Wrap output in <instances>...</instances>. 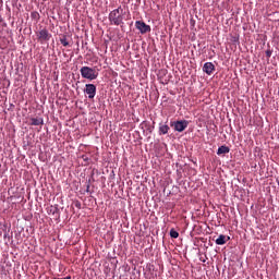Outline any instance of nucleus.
<instances>
[{"label": "nucleus", "mask_w": 279, "mask_h": 279, "mask_svg": "<svg viewBox=\"0 0 279 279\" xmlns=\"http://www.w3.org/2000/svg\"><path fill=\"white\" fill-rule=\"evenodd\" d=\"M109 21L111 25H123V9L119 7L109 13Z\"/></svg>", "instance_id": "1"}, {"label": "nucleus", "mask_w": 279, "mask_h": 279, "mask_svg": "<svg viewBox=\"0 0 279 279\" xmlns=\"http://www.w3.org/2000/svg\"><path fill=\"white\" fill-rule=\"evenodd\" d=\"M81 75L84 80L93 82V80H97V77H99V72L90 66H83L81 68Z\"/></svg>", "instance_id": "2"}, {"label": "nucleus", "mask_w": 279, "mask_h": 279, "mask_svg": "<svg viewBox=\"0 0 279 279\" xmlns=\"http://www.w3.org/2000/svg\"><path fill=\"white\" fill-rule=\"evenodd\" d=\"M37 40L40 45H47L51 40V33L47 28H43L37 33Z\"/></svg>", "instance_id": "3"}, {"label": "nucleus", "mask_w": 279, "mask_h": 279, "mask_svg": "<svg viewBox=\"0 0 279 279\" xmlns=\"http://www.w3.org/2000/svg\"><path fill=\"white\" fill-rule=\"evenodd\" d=\"M171 126L174 128L175 132H184V130H186V128H189V121L180 120V121L171 123Z\"/></svg>", "instance_id": "4"}, {"label": "nucleus", "mask_w": 279, "mask_h": 279, "mask_svg": "<svg viewBox=\"0 0 279 279\" xmlns=\"http://www.w3.org/2000/svg\"><path fill=\"white\" fill-rule=\"evenodd\" d=\"M84 93L88 95V99H95V96L97 95V86H95V84H86Z\"/></svg>", "instance_id": "5"}, {"label": "nucleus", "mask_w": 279, "mask_h": 279, "mask_svg": "<svg viewBox=\"0 0 279 279\" xmlns=\"http://www.w3.org/2000/svg\"><path fill=\"white\" fill-rule=\"evenodd\" d=\"M135 27H136V29H138V32H141V34H147V33L151 32V26L147 25L143 21H136Z\"/></svg>", "instance_id": "6"}, {"label": "nucleus", "mask_w": 279, "mask_h": 279, "mask_svg": "<svg viewBox=\"0 0 279 279\" xmlns=\"http://www.w3.org/2000/svg\"><path fill=\"white\" fill-rule=\"evenodd\" d=\"M203 71L204 73H206L207 75H213V73H215V64L213 62H206L203 65Z\"/></svg>", "instance_id": "7"}, {"label": "nucleus", "mask_w": 279, "mask_h": 279, "mask_svg": "<svg viewBox=\"0 0 279 279\" xmlns=\"http://www.w3.org/2000/svg\"><path fill=\"white\" fill-rule=\"evenodd\" d=\"M230 241V236H226L223 234H220L218 239L216 240V245H226Z\"/></svg>", "instance_id": "8"}, {"label": "nucleus", "mask_w": 279, "mask_h": 279, "mask_svg": "<svg viewBox=\"0 0 279 279\" xmlns=\"http://www.w3.org/2000/svg\"><path fill=\"white\" fill-rule=\"evenodd\" d=\"M223 154H230V147L223 145V146H220L217 150V155L218 156H223Z\"/></svg>", "instance_id": "9"}, {"label": "nucleus", "mask_w": 279, "mask_h": 279, "mask_svg": "<svg viewBox=\"0 0 279 279\" xmlns=\"http://www.w3.org/2000/svg\"><path fill=\"white\" fill-rule=\"evenodd\" d=\"M45 120L43 118H32L31 125H44Z\"/></svg>", "instance_id": "10"}, {"label": "nucleus", "mask_w": 279, "mask_h": 279, "mask_svg": "<svg viewBox=\"0 0 279 279\" xmlns=\"http://www.w3.org/2000/svg\"><path fill=\"white\" fill-rule=\"evenodd\" d=\"M169 125L167 124H159V134L162 135V134H169Z\"/></svg>", "instance_id": "11"}, {"label": "nucleus", "mask_w": 279, "mask_h": 279, "mask_svg": "<svg viewBox=\"0 0 279 279\" xmlns=\"http://www.w3.org/2000/svg\"><path fill=\"white\" fill-rule=\"evenodd\" d=\"M170 236H171V239H178V236H180V233H178V231H175V229H171Z\"/></svg>", "instance_id": "12"}, {"label": "nucleus", "mask_w": 279, "mask_h": 279, "mask_svg": "<svg viewBox=\"0 0 279 279\" xmlns=\"http://www.w3.org/2000/svg\"><path fill=\"white\" fill-rule=\"evenodd\" d=\"M60 43L63 45V47H69V40L66 39V36L61 37Z\"/></svg>", "instance_id": "13"}, {"label": "nucleus", "mask_w": 279, "mask_h": 279, "mask_svg": "<svg viewBox=\"0 0 279 279\" xmlns=\"http://www.w3.org/2000/svg\"><path fill=\"white\" fill-rule=\"evenodd\" d=\"M31 16L32 19H40V14H38V12H33Z\"/></svg>", "instance_id": "14"}, {"label": "nucleus", "mask_w": 279, "mask_h": 279, "mask_svg": "<svg viewBox=\"0 0 279 279\" xmlns=\"http://www.w3.org/2000/svg\"><path fill=\"white\" fill-rule=\"evenodd\" d=\"M74 205L78 209L82 208V203H80V201H76Z\"/></svg>", "instance_id": "15"}, {"label": "nucleus", "mask_w": 279, "mask_h": 279, "mask_svg": "<svg viewBox=\"0 0 279 279\" xmlns=\"http://www.w3.org/2000/svg\"><path fill=\"white\" fill-rule=\"evenodd\" d=\"M266 57H267V58H271V50H267V51H266Z\"/></svg>", "instance_id": "16"}, {"label": "nucleus", "mask_w": 279, "mask_h": 279, "mask_svg": "<svg viewBox=\"0 0 279 279\" xmlns=\"http://www.w3.org/2000/svg\"><path fill=\"white\" fill-rule=\"evenodd\" d=\"M201 263H206V258L199 257Z\"/></svg>", "instance_id": "17"}, {"label": "nucleus", "mask_w": 279, "mask_h": 279, "mask_svg": "<svg viewBox=\"0 0 279 279\" xmlns=\"http://www.w3.org/2000/svg\"><path fill=\"white\" fill-rule=\"evenodd\" d=\"M53 279H71V277H65V278H53Z\"/></svg>", "instance_id": "18"}, {"label": "nucleus", "mask_w": 279, "mask_h": 279, "mask_svg": "<svg viewBox=\"0 0 279 279\" xmlns=\"http://www.w3.org/2000/svg\"><path fill=\"white\" fill-rule=\"evenodd\" d=\"M41 1H47V0H41Z\"/></svg>", "instance_id": "19"}]
</instances>
